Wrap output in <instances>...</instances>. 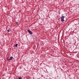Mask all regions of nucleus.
<instances>
[{"label":"nucleus","instance_id":"f257e3e1","mask_svg":"<svg viewBox=\"0 0 79 79\" xmlns=\"http://www.w3.org/2000/svg\"><path fill=\"white\" fill-rule=\"evenodd\" d=\"M27 31L28 32V33H29L30 34H31V35H32L33 33L32 31L29 30H27Z\"/></svg>","mask_w":79,"mask_h":79},{"label":"nucleus","instance_id":"f03ea898","mask_svg":"<svg viewBox=\"0 0 79 79\" xmlns=\"http://www.w3.org/2000/svg\"><path fill=\"white\" fill-rule=\"evenodd\" d=\"M64 16H62V17H61V21H62V22L64 21Z\"/></svg>","mask_w":79,"mask_h":79},{"label":"nucleus","instance_id":"7ed1b4c3","mask_svg":"<svg viewBox=\"0 0 79 79\" xmlns=\"http://www.w3.org/2000/svg\"><path fill=\"white\" fill-rule=\"evenodd\" d=\"M13 57L12 56H11L10 58V59H7V60H8V61L11 60H12V59H13Z\"/></svg>","mask_w":79,"mask_h":79},{"label":"nucleus","instance_id":"20e7f679","mask_svg":"<svg viewBox=\"0 0 79 79\" xmlns=\"http://www.w3.org/2000/svg\"><path fill=\"white\" fill-rule=\"evenodd\" d=\"M47 69H45V70H43L44 71V72H45V73H47Z\"/></svg>","mask_w":79,"mask_h":79},{"label":"nucleus","instance_id":"39448f33","mask_svg":"<svg viewBox=\"0 0 79 79\" xmlns=\"http://www.w3.org/2000/svg\"><path fill=\"white\" fill-rule=\"evenodd\" d=\"M18 79H22V77H18Z\"/></svg>","mask_w":79,"mask_h":79},{"label":"nucleus","instance_id":"423d86ee","mask_svg":"<svg viewBox=\"0 0 79 79\" xmlns=\"http://www.w3.org/2000/svg\"><path fill=\"white\" fill-rule=\"evenodd\" d=\"M15 45V47H18V44H16Z\"/></svg>","mask_w":79,"mask_h":79},{"label":"nucleus","instance_id":"0eeeda50","mask_svg":"<svg viewBox=\"0 0 79 79\" xmlns=\"http://www.w3.org/2000/svg\"><path fill=\"white\" fill-rule=\"evenodd\" d=\"M7 31L8 32H10V30H7Z\"/></svg>","mask_w":79,"mask_h":79},{"label":"nucleus","instance_id":"6e6552de","mask_svg":"<svg viewBox=\"0 0 79 79\" xmlns=\"http://www.w3.org/2000/svg\"><path fill=\"white\" fill-rule=\"evenodd\" d=\"M14 47H16L15 45H14Z\"/></svg>","mask_w":79,"mask_h":79},{"label":"nucleus","instance_id":"1a4fd4ad","mask_svg":"<svg viewBox=\"0 0 79 79\" xmlns=\"http://www.w3.org/2000/svg\"><path fill=\"white\" fill-rule=\"evenodd\" d=\"M25 71H27V70H26L25 69Z\"/></svg>","mask_w":79,"mask_h":79},{"label":"nucleus","instance_id":"9d476101","mask_svg":"<svg viewBox=\"0 0 79 79\" xmlns=\"http://www.w3.org/2000/svg\"><path fill=\"white\" fill-rule=\"evenodd\" d=\"M76 70L77 71V70L76 69Z\"/></svg>","mask_w":79,"mask_h":79}]
</instances>
